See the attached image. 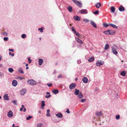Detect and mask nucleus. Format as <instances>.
Here are the masks:
<instances>
[{
	"label": "nucleus",
	"instance_id": "obj_1",
	"mask_svg": "<svg viewBox=\"0 0 127 127\" xmlns=\"http://www.w3.org/2000/svg\"><path fill=\"white\" fill-rule=\"evenodd\" d=\"M118 48V46L115 45H114L111 47L112 51L114 55H117L118 54V52L117 51Z\"/></svg>",
	"mask_w": 127,
	"mask_h": 127
},
{
	"label": "nucleus",
	"instance_id": "obj_2",
	"mask_svg": "<svg viewBox=\"0 0 127 127\" xmlns=\"http://www.w3.org/2000/svg\"><path fill=\"white\" fill-rule=\"evenodd\" d=\"M78 12L82 14H86L88 13V11L86 9H82L78 11Z\"/></svg>",
	"mask_w": 127,
	"mask_h": 127
},
{
	"label": "nucleus",
	"instance_id": "obj_3",
	"mask_svg": "<svg viewBox=\"0 0 127 127\" xmlns=\"http://www.w3.org/2000/svg\"><path fill=\"white\" fill-rule=\"evenodd\" d=\"M27 82L31 85H34L36 83V82L34 80H28Z\"/></svg>",
	"mask_w": 127,
	"mask_h": 127
},
{
	"label": "nucleus",
	"instance_id": "obj_4",
	"mask_svg": "<svg viewBox=\"0 0 127 127\" xmlns=\"http://www.w3.org/2000/svg\"><path fill=\"white\" fill-rule=\"evenodd\" d=\"M104 62L102 61L98 60L96 62V65L97 66H100L101 65H102L104 64Z\"/></svg>",
	"mask_w": 127,
	"mask_h": 127
},
{
	"label": "nucleus",
	"instance_id": "obj_5",
	"mask_svg": "<svg viewBox=\"0 0 127 127\" xmlns=\"http://www.w3.org/2000/svg\"><path fill=\"white\" fill-rule=\"evenodd\" d=\"M76 86V85L74 83L70 84L69 86V88L70 90H72Z\"/></svg>",
	"mask_w": 127,
	"mask_h": 127
},
{
	"label": "nucleus",
	"instance_id": "obj_6",
	"mask_svg": "<svg viewBox=\"0 0 127 127\" xmlns=\"http://www.w3.org/2000/svg\"><path fill=\"white\" fill-rule=\"evenodd\" d=\"M7 116L9 118H11L13 117V113L11 110H9L7 114Z\"/></svg>",
	"mask_w": 127,
	"mask_h": 127
},
{
	"label": "nucleus",
	"instance_id": "obj_7",
	"mask_svg": "<svg viewBox=\"0 0 127 127\" xmlns=\"http://www.w3.org/2000/svg\"><path fill=\"white\" fill-rule=\"evenodd\" d=\"M95 115L99 117L102 116V113L101 111L99 112L96 111L95 113Z\"/></svg>",
	"mask_w": 127,
	"mask_h": 127
},
{
	"label": "nucleus",
	"instance_id": "obj_8",
	"mask_svg": "<svg viewBox=\"0 0 127 127\" xmlns=\"http://www.w3.org/2000/svg\"><path fill=\"white\" fill-rule=\"evenodd\" d=\"M26 90V89H22L21 90L20 94L21 95H24L25 93Z\"/></svg>",
	"mask_w": 127,
	"mask_h": 127
},
{
	"label": "nucleus",
	"instance_id": "obj_9",
	"mask_svg": "<svg viewBox=\"0 0 127 127\" xmlns=\"http://www.w3.org/2000/svg\"><path fill=\"white\" fill-rule=\"evenodd\" d=\"M119 10L120 11L122 12L125 10V8L123 6L120 5L119 8Z\"/></svg>",
	"mask_w": 127,
	"mask_h": 127
},
{
	"label": "nucleus",
	"instance_id": "obj_10",
	"mask_svg": "<svg viewBox=\"0 0 127 127\" xmlns=\"http://www.w3.org/2000/svg\"><path fill=\"white\" fill-rule=\"evenodd\" d=\"M12 85L13 86H16L17 85V82L16 80H13L12 82Z\"/></svg>",
	"mask_w": 127,
	"mask_h": 127
},
{
	"label": "nucleus",
	"instance_id": "obj_11",
	"mask_svg": "<svg viewBox=\"0 0 127 127\" xmlns=\"http://www.w3.org/2000/svg\"><path fill=\"white\" fill-rule=\"evenodd\" d=\"M43 62V60L42 59H39L38 61V64L39 65H41Z\"/></svg>",
	"mask_w": 127,
	"mask_h": 127
},
{
	"label": "nucleus",
	"instance_id": "obj_12",
	"mask_svg": "<svg viewBox=\"0 0 127 127\" xmlns=\"http://www.w3.org/2000/svg\"><path fill=\"white\" fill-rule=\"evenodd\" d=\"M74 19L76 21H79L80 20V17L78 16H74L73 17Z\"/></svg>",
	"mask_w": 127,
	"mask_h": 127
},
{
	"label": "nucleus",
	"instance_id": "obj_13",
	"mask_svg": "<svg viewBox=\"0 0 127 127\" xmlns=\"http://www.w3.org/2000/svg\"><path fill=\"white\" fill-rule=\"evenodd\" d=\"M18 72L20 73L21 74H23L24 73V72L23 71V69L21 67L19 68L18 69Z\"/></svg>",
	"mask_w": 127,
	"mask_h": 127
},
{
	"label": "nucleus",
	"instance_id": "obj_14",
	"mask_svg": "<svg viewBox=\"0 0 127 127\" xmlns=\"http://www.w3.org/2000/svg\"><path fill=\"white\" fill-rule=\"evenodd\" d=\"M111 12L113 13H114L115 10V8L114 6H111L110 8Z\"/></svg>",
	"mask_w": 127,
	"mask_h": 127
},
{
	"label": "nucleus",
	"instance_id": "obj_15",
	"mask_svg": "<svg viewBox=\"0 0 127 127\" xmlns=\"http://www.w3.org/2000/svg\"><path fill=\"white\" fill-rule=\"evenodd\" d=\"M75 39L76 40L78 43H79L80 44H82L83 43V41L80 39L79 38L76 37L75 38Z\"/></svg>",
	"mask_w": 127,
	"mask_h": 127
},
{
	"label": "nucleus",
	"instance_id": "obj_16",
	"mask_svg": "<svg viewBox=\"0 0 127 127\" xmlns=\"http://www.w3.org/2000/svg\"><path fill=\"white\" fill-rule=\"evenodd\" d=\"M8 96L7 94H5L3 96L4 99L6 100H9V98L8 97Z\"/></svg>",
	"mask_w": 127,
	"mask_h": 127
},
{
	"label": "nucleus",
	"instance_id": "obj_17",
	"mask_svg": "<svg viewBox=\"0 0 127 127\" xmlns=\"http://www.w3.org/2000/svg\"><path fill=\"white\" fill-rule=\"evenodd\" d=\"M90 22L91 24L95 28H96L97 26L96 24L94 22L92 21H90Z\"/></svg>",
	"mask_w": 127,
	"mask_h": 127
},
{
	"label": "nucleus",
	"instance_id": "obj_18",
	"mask_svg": "<svg viewBox=\"0 0 127 127\" xmlns=\"http://www.w3.org/2000/svg\"><path fill=\"white\" fill-rule=\"evenodd\" d=\"M80 92L79 90L76 89H75V91L74 92V94L76 95H78L79 94Z\"/></svg>",
	"mask_w": 127,
	"mask_h": 127
},
{
	"label": "nucleus",
	"instance_id": "obj_19",
	"mask_svg": "<svg viewBox=\"0 0 127 127\" xmlns=\"http://www.w3.org/2000/svg\"><path fill=\"white\" fill-rule=\"evenodd\" d=\"M53 93L55 94H56L59 93L58 90L57 89H54L52 90Z\"/></svg>",
	"mask_w": 127,
	"mask_h": 127
},
{
	"label": "nucleus",
	"instance_id": "obj_20",
	"mask_svg": "<svg viewBox=\"0 0 127 127\" xmlns=\"http://www.w3.org/2000/svg\"><path fill=\"white\" fill-rule=\"evenodd\" d=\"M110 35H112L115 33L116 32L114 30H109Z\"/></svg>",
	"mask_w": 127,
	"mask_h": 127
},
{
	"label": "nucleus",
	"instance_id": "obj_21",
	"mask_svg": "<svg viewBox=\"0 0 127 127\" xmlns=\"http://www.w3.org/2000/svg\"><path fill=\"white\" fill-rule=\"evenodd\" d=\"M78 97L80 98H81L83 97V96L81 92L79 93V94L78 95Z\"/></svg>",
	"mask_w": 127,
	"mask_h": 127
},
{
	"label": "nucleus",
	"instance_id": "obj_22",
	"mask_svg": "<svg viewBox=\"0 0 127 127\" xmlns=\"http://www.w3.org/2000/svg\"><path fill=\"white\" fill-rule=\"evenodd\" d=\"M76 4L80 7H81L82 6L81 3V2L78 1Z\"/></svg>",
	"mask_w": 127,
	"mask_h": 127
},
{
	"label": "nucleus",
	"instance_id": "obj_23",
	"mask_svg": "<svg viewBox=\"0 0 127 127\" xmlns=\"http://www.w3.org/2000/svg\"><path fill=\"white\" fill-rule=\"evenodd\" d=\"M95 6L97 8H98L100 7L101 6V4L100 3L98 2L96 3L95 4Z\"/></svg>",
	"mask_w": 127,
	"mask_h": 127
},
{
	"label": "nucleus",
	"instance_id": "obj_24",
	"mask_svg": "<svg viewBox=\"0 0 127 127\" xmlns=\"http://www.w3.org/2000/svg\"><path fill=\"white\" fill-rule=\"evenodd\" d=\"M109 47V45L108 44H106L105 45L104 49L105 50H107Z\"/></svg>",
	"mask_w": 127,
	"mask_h": 127
},
{
	"label": "nucleus",
	"instance_id": "obj_25",
	"mask_svg": "<svg viewBox=\"0 0 127 127\" xmlns=\"http://www.w3.org/2000/svg\"><path fill=\"white\" fill-rule=\"evenodd\" d=\"M56 116L58 118H61L62 117V115L61 113L58 114H56Z\"/></svg>",
	"mask_w": 127,
	"mask_h": 127
},
{
	"label": "nucleus",
	"instance_id": "obj_26",
	"mask_svg": "<svg viewBox=\"0 0 127 127\" xmlns=\"http://www.w3.org/2000/svg\"><path fill=\"white\" fill-rule=\"evenodd\" d=\"M67 9L69 12H71L72 11V7L71 6H68L67 7Z\"/></svg>",
	"mask_w": 127,
	"mask_h": 127
},
{
	"label": "nucleus",
	"instance_id": "obj_27",
	"mask_svg": "<svg viewBox=\"0 0 127 127\" xmlns=\"http://www.w3.org/2000/svg\"><path fill=\"white\" fill-rule=\"evenodd\" d=\"M110 25L115 29H118L117 26L114 24L110 23Z\"/></svg>",
	"mask_w": 127,
	"mask_h": 127
},
{
	"label": "nucleus",
	"instance_id": "obj_28",
	"mask_svg": "<svg viewBox=\"0 0 127 127\" xmlns=\"http://www.w3.org/2000/svg\"><path fill=\"white\" fill-rule=\"evenodd\" d=\"M2 34L4 36H7L8 35L9 33L6 32H5L2 33Z\"/></svg>",
	"mask_w": 127,
	"mask_h": 127
},
{
	"label": "nucleus",
	"instance_id": "obj_29",
	"mask_svg": "<svg viewBox=\"0 0 127 127\" xmlns=\"http://www.w3.org/2000/svg\"><path fill=\"white\" fill-rule=\"evenodd\" d=\"M110 24H107L106 23H104L103 24V26L105 28H107V27L110 25Z\"/></svg>",
	"mask_w": 127,
	"mask_h": 127
},
{
	"label": "nucleus",
	"instance_id": "obj_30",
	"mask_svg": "<svg viewBox=\"0 0 127 127\" xmlns=\"http://www.w3.org/2000/svg\"><path fill=\"white\" fill-rule=\"evenodd\" d=\"M105 34L110 35L109 30H108L107 31H104L103 32Z\"/></svg>",
	"mask_w": 127,
	"mask_h": 127
},
{
	"label": "nucleus",
	"instance_id": "obj_31",
	"mask_svg": "<svg viewBox=\"0 0 127 127\" xmlns=\"http://www.w3.org/2000/svg\"><path fill=\"white\" fill-rule=\"evenodd\" d=\"M8 70L9 72L10 73H12L13 71V69L12 68H9L8 69Z\"/></svg>",
	"mask_w": 127,
	"mask_h": 127
},
{
	"label": "nucleus",
	"instance_id": "obj_32",
	"mask_svg": "<svg viewBox=\"0 0 127 127\" xmlns=\"http://www.w3.org/2000/svg\"><path fill=\"white\" fill-rule=\"evenodd\" d=\"M94 60V58L93 57H91L88 60V61L89 62H91L93 61Z\"/></svg>",
	"mask_w": 127,
	"mask_h": 127
},
{
	"label": "nucleus",
	"instance_id": "obj_33",
	"mask_svg": "<svg viewBox=\"0 0 127 127\" xmlns=\"http://www.w3.org/2000/svg\"><path fill=\"white\" fill-rule=\"evenodd\" d=\"M126 72L125 71H123L121 73V74L123 76H125L126 75Z\"/></svg>",
	"mask_w": 127,
	"mask_h": 127
},
{
	"label": "nucleus",
	"instance_id": "obj_34",
	"mask_svg": "<svg viewBox=\"0 0 127 127\" xmlns=\"http://www.w3.org/2000/svg\"><path fill=\"white\" fill-rule=\"evenodd\" d=\"M71 30L73 32V33H76V32L75 30V29L74 27H72L71 28Z\"/></svg>",
	"mask_w": 127,
	"mask_h": 127
},
{
	"label": "nucleus",
	"instance_id": "obj_35",
	"mask_svg": "<svg viewBox=\"0 0 127 127\" xmlns=\"http://www.w3.org/2000/svg\"><path fill=\"white\" fill-rule=\"evenodd\" d=\"M45 102L43 100L41 101V106H45Z\"/></svg>",
	"mask_w": 127,
	"mask_h": 127
},
{
	"label": "nucleus",
	"instance_id": "obj_36",
	"mask_svg": "<svg viewBox=\"0 0 127 127\" xmlns=\"http://www.w3.org/2000/svg\"><path fill=\"white\" fill-rule=\"evenodd\" d=\"M43 125L42 124L39 123L37 125V127H42Z\"/></svg>",
	"mask_w": 127,
	"mask_h": 127
},
{
	"label": "nucleus",
	"instance_id": "obj_37",
	"mask_svg": "<svg viewBox=\"0 0 127 127\" xmlns=\"http://www.w3.org/2000/svg\"><path fill=\"white\" fill-rule=\"evenodd\" d=\"M83 21L85 23H88L89 21V20L87 19H84Z\"/></svg>",
	"mask_w": 127,
	"mask_h": 127
},
{
	"label": "nucleus",
	"instance_id": "obj_38",
	"mask_svg": "<svg viewBox=\"0 0 127 127\" xmlns=\"http://www.w3.org/2000/svg\"><path fill=\"white\" fill-rule=\"evenodd\" d=\"M32 118V116H28V117H27L26 118V119L27 120H29L31 118Z\"/></svg>",
	"mask_w": 127,
	"mask_h": 127
},
{
	"label": "nucleus",
	"instance_id": "obj_39",
	"mask_svg": "<svg viewBox=\"0 0 127 127\" xmlns=\"http://www.w3.org/2000/svg\"><path fill=\"white\" fill-rule=\"evenodd\" d=\"M28 61H29L28 63L29 64H30L31 63L32 60L31 59V58L30 57H29L28 58Z\"/></svg>",
	"mask_w": 127,
	"mask_h": 127
},
{
	"label": "nucleus",
	"instance_id": "obj_40",
	"mask_svg": "<svg viewBox=\"0 0 127 127\" xmlns=\"http://www.w3.org/2000/svg\"><path fill=\"white\" fill-rule=\"evenodd\" d=\"M38 30V31H40L41 32H43V29L42 27L39 28Z\"/></svg>",
	"mask_w": 127,
	"mask_h": 127
},
{
	"label": "nucleus",
	"instance_id": "obj_41",
	"mask_svg": "<svg viewBox=\"0 0 127 127\" xmlns=\"http://www.w3.org/2000/svg\"><path fill=\"white\" fill-rule=\"evenodd\" d=\"M12 102L15 105H17L16 100H15L12 101Z\"/></svg>",
	"mask_w": 127,
	"mask_h": 127
},
{
	"label": "nucleus",
	"instance_id": "obj_42",
	"mask_svg": "<svg viewBox=\"0 0 127 127\" xmlns=\"http://www.w3.org/2000/svg\"><path fill=\"white\" fill-rule=\"evenodd\" d=\"M26 36V34H23L21 35V37L23 38H25Z\"/></svg>",
	"mask_w": 127,
	"mask_h": 127
},
{
	"label": "nucleus",
	"instance_id": "obj_43",
	"mask_svg": "<svg viewBox=\"0 0 127 127\" xmlns=\"http://www.w3.org/2000/svg\"><path fill=\"white\" fill-rule=\"evenodd\" d=\"M8 37H5L3 38V40L4 41H7L8 40Z\"/></svg>",
	"mask_w": 127,
	"mask_h": 127
},
{
	"label": "nucleus",
	"instance_id": "obj_44",
	"mask_svg": "<svg viewBox=\"0 0 127 127\" xmlns=\"http://www.w3.org/2000/svg\"><path fill=\"white\" fill-rule=\"evenodd\" d=\"M116 119L117 120H118L120 118V116L119 115H116Z\"/></svg>",
	"mask_w": 127,
	"mask_h": 127
},
{
	"label": "nucleus",
	"instance_id": "obj_45",
	"mask_svg": "<svg viewBox=\"0 0 127 127\" xmlns=\"http://www.w3.org/2000/svg\"><path fill=\"white\" fill-rule=\"evenodd\" d=\"M98 12H99V11L98 10H97L96 11L94 12H93V14H97L98 13Z\"/></svg>",
	"mask_w": 127,
	"mask_h": 127
},
{
	"label": "nucleus",
	"instance_id": "obj_46",
	"mask_svg": "<svg viewBox=\"0 0 127 127\" xmlns=\"http://www.w3.org/2000/svg\"><path fill=\"white\" fill-rule=\"evenodd\" d=\"M46 85H47V86H48L49 87H50L52 85V83H50V84L47 83V84Z\"/></svg>",
	"mask_w": 127,
	"mask_h": 127
},
{
	"label": "nucleus",
	"instance_id": "obj_47",
	"mask_svg": "<svg viewBox=\"0 0 127 127\" xmlns=\"http://www.w3.org/2000/svg\"><path fill=\"white\" fill-rule=\"evenodd\" d=\"M83 82L85 83H87L88 82V80H82Z\"/></svg>",
	"mask_w": 127,
	"mask_h": 127
},
{
	"label": "nucleus",
	"instance_id": "obj_48",
	"mask_svg": "<svg viewBox=\"0 0 127 127\" xmlns=\"http://www.w3.org/2000/svg\"><path fill=\"white\" fill-rule=\"evenodd\" d=\"M9 55H10L12 57H13L14 56V53H12L11 52H9Z\"/></svg>",
	"mask_w": 127,
	"mask_h": 127
},
{
	"label": "nucleus",
	"instance_id": "obj_49",
	"mask_svg": "<svg viewBox=\"0 0 127 127\" xmlns=\"http://www.w3.org/2000/svg\"><path fill=\"white\" fill-rule=\"evenodd\" d=\"M86 100V99H81V101L82 102H84Z\"/></svg>",
	"mask_w": 127,
	"mask_h": 127
},
{
	"label": "nucleus",
	"instance_id": "obj_50",
	"mask_svg": "<svg viewBox=\"0 0 127 127\" xmlns=\"http://www.w3.org/2000/svg\"><path fill=\"white\" fill-rule=\"evenodd\" d=\"M75 34L77 36H78V37H79L80 36V35L79 33L78 32H77L76 33H75Z\"/></svg>",
	"mask_w": 127,
	"mask_h": 127
},
{
	"label": "nucleus",
	"instance_id": "obj_51",
	"mask_svg": "<svg viewBox=\"0 0 127 127\" xmlns=\"http://www.w3.org/2000/svg\"><path fill=\"white\" fill-rule=\"evenodd\" d=\"M50 96H51V95L50 94H49V95H46L45 96V97L46 98H48L50 97Z\"/></svg>",
	"mask_w": 127,
	"mask_h": 127
},
{
	"label": "nucleus",
	"instance_id": "obj_52",
	"mask_svg": "<svg viewBox=\"0 0 127 127\" xmlns=\"http://www.w3.org/2000/svg\"><path fill=\"white\" fill-rule=\"evenodd\" d=\"M66 112L68 114H69L70 113V112L69 111V110L68 109H67Z\"/></svg>",
	"mask_w": 127,
	"mask_h": 127
},
{
	"label": "nucleus",
	"instance_id": "obj_53",
	"mask_svg": "<svg viewBox=\"0 0 127 127\" xmlns=\"http://www.w3.org/2000/svg\"><path fill=\"white\" fill-rule=\"evenodd\" d=\"M73 1L74 3L76 4L77 3V2H78V1L76 0H72Z\"/></svg>",
	"mask_w": 127,
	"mask_h": 127
},
{
	"label": "nucleus",
	"instance_id": "obj_54",
	"mask_svg": "<svg viewBox=\"0 0 127 127\" xmlns=\"http://www.w3.org/2000/svg\"><path fill=\"white\" fill-rule=\"evenodd\" d=\"M9 51L13 52H14V50L13 49H8Z\"/></svg>",
	"mask_w": 127,
	"mask_h": 127
},
{
	"label": "nucleus",
	"instance_id": "obj_55",
	"mask_svg": "<svg viewBox=\"0 0 127 127\" xmlns=\"http://www.w3.org/2000/svg\"><path fill=\"white\" fill-rule=\"evenodd\" d=\"M81 62V61L80 60H78L77 61V64H79Z\"/></svg>",
	"mask_w": 127,
	"mask_h": 127
},
{
	"label": "nucleus",
	"instance_id": "obj_56",
	"mask_svg": "<svg viewBox=\"0 0 127 127\" xmlns=\"http://www.w3.org/2000/svg\"><path fill=\"white\" fill-rule=\"evenodd\" d=\"M58 78H62V75H59L58 76Z\"/></svg>",
	"mask_w": 127,
	"mask_h": 127
},
{
	"label": "nucleus",
	"instance_id": "obj_57",
	"mask_svg": "<svg viewBox=\"0 0 127 127\" xmlns=\"http://www.w3.org/2000/svg\"><path fill=\"white\" fill-rule=\"evenodd\" d=\"M46 115L47 117H49L50 116V115L49 113H47L46 114Z\"/></svg>",
	"mask_w": 127,
	"mask_h": 127
},
{
	"label": "nucleus",
	"instance_id": "obj_58",
	"mask_svg": "<svg viewBox=\"0 0 127 127\" xmlns=\"http://www.w3.org/2000/svg\"><path fill=\"white\" fill-rule=\"evenodd\" d=\"M50 112V110L49 109H48L47 110V113H49Z\"/></svg>",
	"mask_w": 127,
	"mask_h": 127
},
{
	"label": "nucleus",
	"instance_id": "obj_59",
	"mask_svg": "<svg viewBox=\"0 0 127 127\" xmlns=\"http://www.w3.org/2000/svg\"><path fill=\"white\" fill-rule=\"evenodd\" d=\"M82 79H88L87 78L85 77H84Z\"/></svg>",
	"mask_w": 127,
	"mask_h": 127
},
{
	"label": "nucleus",
	"instance_id": "obj_60",
	"mask_svg": "<svg viewBox=\"0 0 127 127\" xmlns=\"http://www.w3.org/2000/svg\"><path fill=\"white\" fill-rule=\"evenodd\" d=\"M26 109L25 108H24V110H23V111L24 112H25L26 111Z\"/></svg>",
	"mask_w": 127,
	"mask_h": 127
},
{
	"label": "nucleus",
	"instance_id": "obj_61",
	"mask_svg": "<svg viewBox=\"0 0 127 127\" xmlns=\"http://www.w3.org/2000/svg\"><path fill=\"white\" fill-rule=\"evenodd\" d=\"M18 79H21V80L23 79V78L22 77H18Z\"/></svg>",
	"mask_w": 127,
	"mask_h": 127
},
{
	"label": "nucleus",
	"instance_id": "obj_62",
	"mask_svg": "<svg viewBox=\"0 0 127 127\" xmlns=\"http://www.w3.org/2000/svg\"><path fill=\"white\" fill-rule=\"evenodd\" d=\"M14 125H15L14 124H13V125H12V127H19L18 126H17V127L14 126Z\"/></svg>",
	"mask_w": 127,
	"mask_h": 127
},
{
	"label": "nucleus",
	"instance_id": "obj_63",
	"mask_svg": "<svg viewBox=\"0 0 127 127\" xmlns=\"http://www.w3.org/2000/svg\"><path fill=\"white\" fill-rule=\"evenodd\" d=\"M23 108L21 107L20 109V111H22L23 110Z\"/></svg>",
	"mask_w": 127,
	"mask_h": 127
},
{
	"label": "nucleus",
	"instance_id": "obj_64",
	"mask_svg": "<svg viewBox=\"0 0 127 127\" xmlns=\"http://www.w3.org/2000/svg\"><path fill=\"white\" fill-rule=\"evenodd\" d=\"M21 107H22V108H25L24 107V105H21Z\"/></svg>",
	"mask_w": 127,
	"mask_h": 127
}]
</instances>
